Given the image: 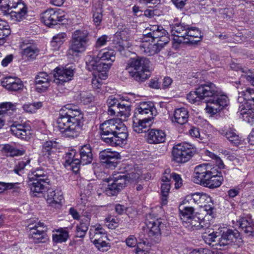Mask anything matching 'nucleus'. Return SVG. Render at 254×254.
Masks as SVG:
<instances>
[{
    "mask_svg": "<svg viewBox=\"0 0 254 254\" xmlns=\"http://www.w3.org/2000/svg\"><path fill=\"white\" fill-rule=\"evenodd\" d=\"M66 105L60 111L57 127L66 137H76L80 133L83 125V115L75 106Z\"/></svg>",
    "mask_w": 254,
    "mask_h": 254,
    "instance_id": "1",
    "label": "nucleus"
},
{
    "mask_svg": "<svg viewBox=\"0 0 254 254\" xmlns=\"http://www.w3.org/2000/svg\"><path fill=\"white\" fill-rule=\"evenodd\" d=\"M102 140L112 146H122L127 142L128 136L127 127L118 118L105 121L99 127Z\"/></svg>",
    "mask_w": 254,
    "mask_h": 254,
    "instance_id": "2",
    "label": "nucleus"
},
{
    "mask_svg": "<svg viewBox=\"0 0 254 254\" xmlns=\"http://www.w3.org/2000/svg\"><path fill=\"white\" fill-rule=\"evenodd\" d=\"M198 93L202 100L206 103V112L211 115L217 114L229 103L227 96L222 94L219 89L211 82L200 85Z\"/></svg>",
    "mask_w": 254,
    "mask_h": 254,
    "instance_id": "3",
    "label": "nucleus"
},
{
    "mask_svg": "<svg viewBox=\"0 0 254 254\" xmlns=\"http://www.w3.org/2000/svg\"><path fill=\"white\" fill-rule=\"evenodd\" d=\"M192 179L195 183L212 189L219 187L223 180L216 169L207 164L195 167Z\"/></svg>",
    "mask_w": 254,
    "mask_h": 254,
    "instance_id": "4",
    "label": "nucleus"
},
{
    "mask_svg": "<svg viewBox=\"0 0 254 254\" xmlns=\"http://www.w3.org/2000/svg\"><path fill=\"white\" fill-rule=\"evenodd\" d=\"M150 62L144 57H136L131 58L127 62L126 69L134 80L142 82L148 78L145 73L148 71Z\"/></svg>",
    "mask_w": 254,
    "mask_h": 254,
    "instance_id": "5",
    "label": "nucleus"
},
{
    "mask_svg": "<svg viewBox=\"0 0 254 254\" xmlns=\"http://www.w3.org/2000/svg\"><path fill=\"white\" fill-rule=\"evenodd\" d=\"M89 32L86 30H77L72 35L69 48L67 51L68 56H77L84 52L89 41Z\"/></svg>",
    "mask_w": 254,
    "mask_h": 254,
    "instance_id": "6",
    "label": "nucleus"
},
{
    "mask_svg": "<svg viewBox=\"0 0 254 254\" xmlns=\"http://www.w3.org/2000/svg\"><path fill=\"white\" fill-rule=\"evenodd\" d=\"M143 40L155 41L161 44L164 47L170 41V38L167 31L161 26L157 25H150L147 27L143 32Z\"/></svg>",
    "mask_w": 254,
    "mask_h": 254,
    "instance_id": "7",
    "label": "nucleus"
},
{
    "mask_svg": "<svg viewBox=\"0 0 254 254\" xmlns=\"http://www.w3.org/2000/svg\"><path fill=\"white\" fill-rule=\"evenodd\" d=\"M128 177L121 172L113 174L112 177L107 179L108 187L105 192L108 196L116 195L126 185Z\"/></svg>",
    "mask_w": 254,
    "mask_h": 254,
    "instance_id": "8",
    "label": "nucleus"
},
{
    "mask_svg": "<svg viewBox=\"0 0 254 254\" xmlns=\"http://www.w3.org/2000/svg\"><path fill=\"white\" fill-rule=\"evenodd\" d=\"M172 154L176 162L184 163L193 156L194 149L192 145L184 142L175 146L173 148Z\"/></svg>",
    "mask_w": 254,
    "mask_h": 254,
    "instance_id": "9",
    "label": "nucleus"
},
{
    "mask_svg": "<svg viewBox=\"0 0 254 254\" xmlns=\"http://www.w3.org/2000/svg\"><path fill=\"white\" fill-rule=\"evenodd\" d=\"M29 238L35 243H46L49 239L47 234V228L44 223L39 222L34 226L29 225Z\"/></svg>",
    "mask_w": 254,
    "mask_h": 254,
    "instance_id": "10",
    "label": "nucleus"
},
{
    "mask_svg": "<svg viewBox=\"0 0 254 254\" xmlns=\"http://www.w3.org/2000/svg\"><path fill=\"white\" fill-rule=\"evenodd\" d=\"M151 215L147 216L146 225L147 227L148 236L155 243L160 241L161 238V231L164 227V224L160 219H153Z\"/></svg>",
    "mask_w": 254,
    "mask_h": 254,
    "instance_id": "11",
    "label": "nucleus"
},
{
    "mask_svg": "<svg viewBox=\"0 0 254 254\" xmlns=\"http://www.w3.org/2000/svg\"><path fill=\"white\" fill-rule=\"evenodd\" d=\"M233 243L238 247L243 245V240L236 229H228L223 232L221 237L219 239L218 243L215 245L225 246Z\"/></svg>",
    "mask_w": 254,
    "mask_h": 254,
    "instance_id": "12",
    "label": "nucleus"
},
{
    "mask_svg": "<svg viewBox=\"0 0 254 254\" xmlns=\"http://www.w3.org/2000/svg\"><path fill=\"white\" fill-rule=\"evenodd\" d=\"M114 48L121 52L131 46L130 38L127 30L117 32L113 39Z\"/></svg>",
    "mask_w": 254,
    "mask_h": 254,
    "instance_id": "13",
    "label": "nucleus"
},
{
    "mask_svg": "<svg viewBox=\"0 0 254 254\" xmlns=\"http://www.w3.org/2000/svg\"><path fill=\"white\" fill-rule=\"evenodd\" d=\"M74 69L72 66L64 68L57 67L54 69L53 74L55 78L54 82L60 85L70 81L73 76Z\"/></svg>",
    "mask_w": 254,
    "mask_h": 254,
    "instance_id": "14",
    "label": "nucleus"
},
{
    "mask_svg": "<svg viewBox=\"0 0 254 254\" xmlns=\"http://www.w3.org/2000/svg\"><path fill=\"white\" fill-rule=\"evenodd\" d=\"M59 11L54 9L50 8L45 10L41 14L43 22L47 26L50 27L58 24L63 20V16L60 15Z\"/></svg>",
    "mask_w": 254,
    "mask_h": 254,
    "instance_id": "15",
    "label": "nucleus"
},
{
    "mask_svg": "<svg viewBox=\"0 0 254 254\" xmlns=\"http://www.w3.org/2000/svg\"><path fill=\"white\" fill-rule=\"evenodd\" d=\"M119 154L115 151H111L109 149L100 152L99 158L101 162L109 168H115L118 164Z\"/></svg>",
    "mask_w": 254,
    "mask_h": 254,
    "instance_id": "16",
    "label": "nucleus"
},
{
    "mask_svg": "<svg viewBox=\"0 0 254 254\" xmlns=\"http://www.w3.org/2000/svg\"><path fill=\"white\" fill-rule=\"evenodd\" d=\"M53 75L48 74L45 72H41L35 77L36 89L38 92L46 91L50 86Z\"/></svg>",
    "mask_w": 254,
    "mask_h": 254,
    "instance_id": "17",
    "label": "nucleus"
},
{
    "mask_svg": "<svg viewBox=\"0 0 254 254\" xmlns=\"http://www.w3.org/2000/svg\"><path fill=\"white\" fill-rule=\"evenodd\" d=\"M57 143L56 141H47L42 145L41 153L43 156L49 161L57 158Z\"/></svg>",
    "mask_w": 254,
    "mask_h": 254,
    "instance_id": "18",
    "label": "nucleus"
},
{
    "mask_svg": "<svg viewBox=\"0 0 254 254\" xmlns=\"http://www.w3.org/2000/svg\"><path fill=\"white\" fill-rule=\"evenodd\" d=\"M141 119L135 118L133 120L132 128L133 130L138 133L149 131V128L152 124L153 117H144Z\"/></svg>",
    "mask_w": 254,
    "mask_h": 254,
    "instance_id": "19",
    "label": "nucleus"
},
{
    "mask_svg": "<svg viewBox=\"0 0 254 254\" xmlns=\"http://www.w3.org/2000/svg\"><path fill=\"white\" fill-rule=\"evenodd\" d=\"M189 28V25L185 23H175L173 24L171 27L172 34L176 37L174 38V41L178 44L184 43V42H180L179 40H185L187 33L188 29Z\"/></svg>",
    "mask_w": 254,
    "mask_h": 254,
    "instance_id": "20",
    "label": "nucleus"
},
{
    "mask_svg": "<svg viewBox=\"0 0 254 254\" xmlns=\"http://www.w3.org/2000/svg\"><path fill=\"white\" fill-rule=\"evenodd\" d=\"M91 217L90 214L86 212L81 216L79 224L76 227V237L82 238L85 236L90 224Z\"/></svg>",
    "mask_w": 254,
    "mask_h": 254,
    "instance_id": "21",
    "label": "nucleus"
},
{
    "mask_svg": "<svg viewBox=\"0 0 254 254\" xmlns=\"http://www.w3.org/2000/svg\"><path fill=\"white\" fill-rule=\"evenodd\" d=\"M152 103L146 102H141L135 110V114L139 118L153 117L154 112H155Z\"/></svg>",
    "mask_w": 254,
    "mask_h": 254,
    "instance_id": "22",
    "label": "nucleus"
},
{
    "mask_svg": "<svg viewBox=\"0 0 254 254\" xmlns=\"http://www.w3.org/2000/svg\"><path fill=\"white\" fill-rule=\"evenodd\" d=\"M27 13V7L22 2L7 14L9 15L12 20L19 22L25 19Z\"/></svg>",
    "mask_w": 254,
    "mask_h": 254,
    "instance_id": "23",
    "label": "nucleus"
},
{
    "mask_svg": "<svg viewBox=\"0 0 254 254\" xmlns=\"http://www.w3.org/2000/svg\"><path fill=\"white\" fill-rule=\"evenodd\" d=\"M166 135L164 131L158 129H151L148 131L147 141L149 144H159L166 140Z\"/></svg>",
    "mask_w": 254,
    "mask_h": 254,
    "instance_id": "24",
    "label": "nucleus"
},
{
    "mask_svg": "<svg viewBox=\"0 0 254 254\" xmlns=\"http://www.w3.org/2000/svg\"><path fill=\"white\" fill-rule=\"evenodd\" d=\"M236 225L249 236H252L254 233V224L250 217H240L236 221Z\"/></svg>",
    "mask_w": 254,
    "mask_h": 254,
    "instance_id": "25",
    "label": "nucleus"
},
{
    "mask_svg": "<svg viewBox=\"0 0 254 254\" xmlns=\"http://www.w3.org/2000/svg\"><path fill=\"white\" fill-rule=\"evenodd\" d=\"M150 41L142 40V42L140 46V51L148 56H152L159 53L164 48L161 44L157 42L152 44L149 42Z\"/></svg>",
    "mask_w": 254,
    "mask_h": 254,
    "instance_id": "26",
    "label": "nucleus"
},
{
    "mask_svg": "<svg viewBox=\"0 0 254 254\" xmlns=\"http://www.w3.org/2000/svg\"><path fill=\"white\" fill-rule=\"evenodd\" d=\"M1 83L3 87L11 91H17L23 88L22 82L18 78L6 77L3 79Z\"/></svg>",
    "mask_w": 254,
    "mask_h": 254,
    "instance_id": "27",
    "label": "nucleus"
},
{
    "mask_svg": "<svg viewBox=\"0 0 254 254\" xmlns=\"http://www.w3.org/2000/svg\"><path fill=\"white\" fill-rule=\"evenodd\" d=\"M202 35L200 31L195 27H190L188 29L185 40H179L180 42L184 43L195 44L200 41Z\"/></svg>",
    "mask_w": 254,
    "mask_h": 254,
    "instance_id": "28",
    "label": "nucleus"
},
{
    "mask_svg": "<svg viewBox=\"0 0 254 254\" xmlns=\"http://www.w3.org/2000/svg\"><path fill=\"white\" fill-rule=\"evenodd\" d=\"M80 165L89 164L93 160V154L92 149L89 144H86L82 146L79 150Z\"/></svg>",
    "mask_w": 254,
    "mask_h": 254,
    "instance_id": "29",
    "label": "nucleus"
},
{
    "mask_svg": "<svg viewBox=\"0 0 254 254\" xmlns=\"http://www.w3.org/2000/svg\"><path fill=\"white\" fill-rule=\"evenodd\" d=\"M75 152L74 150L65 153L64 156V165L69 166L73 172L76 173L78 172L80 167L79 158H74Z\"/></svg>",
    "mask_w": 254,
    "mask_h": 254,
    "instance_id": "30",
    "label": "nucleus"
},
{
    "mask_svg": "<svg viewBox=\"0 0 254 254\" xmlns=\"http://www.w3.org/2000/svg\"><path fill=\"white\" fill-rule=\"evenodd\" d=\"M10 131L14 136L23 139H27L30 134V130L26 126L18 124H13L10 127Z\"/></svg>",
    "mask_w": 254,
    "mask_h": 254,
    "instance_id": "31",
    "label": "nucleus"
},
{
    "mask_svg": "<svg viewBox=\"0 0 254 254\" xmlns=\"http://www.w3.org/2000/svg\"><path fill=\"white\" fill-rule=\"evenodd\" d=\"M31 183L29 184L31 191L35 196L38 194L42 193L45 191L47 185H48L50 181H39L35 179H29Z\"/></svg>",
    "mask_w": 254,
    "mask_h": 254,
    "instance_id": "32",
    "label": "nucleus"
},
{
    "mask_svg": "<svg viewBox=\"0 0 254 254\" xmlns=\"http://www.w3.org/2000/svg\"><path fill=\"white\" fill-rule=\"evenodd\" d=\"M207 224V223L206 224ZM184 225L189 229L192 230H200L207 228V225L205 224L204 221L198 217L196 215H193Z\"/></svg>",
    "mask_w": 254,
    "mask_h": 254,
    "instance_id": "33",
    "label": "nucleus"
},
{
    "mask_svg": "<svg viewBox=\"0 0 254 254\" xmlns=\"http://www.w3.org/2000/svg\"><path fill=\"white\" fill-rule=\"evenodd\" d=\"M238 102L239 103L252 104L254 106V89L248 88L240 92Z\"/></svg>",
    "mask_w": 254,
    "mask_h": 254,
    "instance_id": "34",
    "label": "nucleus"
},
{
    "mask_svg": "<svg viewBox=\"0 0 254 254\" xmlns=\"http://www.w3.org/2000/svg\"><path fill=\"white\" fill-rule=\"evenodd\" d=\"M188 118L189 113L187 109L185 108H180L175 110L172 122L182 125L188 122Z\"/></svg>",
    "mask_w": 254,
    "mask_h": 254,
    "instance_id": "35",
    "label": "nucleus"
},
{
    "mask_svg": "<svg viewBox=\"0 0 254 254\" xmlns=\"http://www.w3.org/2000/svg\"><path fill=\"white\" fill-rule=\"evenodd\" d=\"M173 179L175 182V186L176 189H179L182 185V179L181 176L176 173H171L170 169H167L162 176V180L167 181Z\"/></svg>",
    "mask_w": 254,
    "mask_h": 254,
    "instance_id": "36",
    "label": "nucleus"
},
{
    "mask_svg": "<svg viewBox=\"0 0 254 254\" xmlns=\"http://www.w3.org/2000/svg\"><path fill=\"white\" fill-rule=\"evenodd\" d=\"M21 2V0H0V9L6 14Z\"/></svg>",
    "mask_w": 254,
    "mask_h": 254,
    "instance_id": "37",
    "label": "nucleus"
},
{
    "mask_svg": "<svg viewBox=\"0 0 254 254\" xmlns=\"http://www.w3.org/2000/svg\"><path fill=\"white\" fill-rule=\"evenodd\" d=\"M219 132L221 134L225 136L231 143L235 145H238L240 144L241 139L240 137L234 130L229 129L228 130H221Z\"/></svg>",
    "mask_w": 254,
    "mask_h": 254,
    "instance_id": "38",
    "label": "nucleus"
},
{
    "mask_svg": "<svg viewBox=\"0 0 254 254\" xmlns=\"http://www.w3.org/2000/svg\"><path fill=\"white\" fill-rule=\"evenodd\" d=\"M63 199L61 191L49 190L47 193V201L50 204L60 203Z\"/></svg>",
    "mask_w": 254,
    "mask_h": 254,
    "instance_id": "39",
    "label": "nucleus"
},
{
    "mask_svg": "<svg viewBox=\"0 0 254 254\" xmlns=\"http://www.w3.org/2000/svg\"><path fill=\"white\" fill-rule=\"evenodd\" d=\"M179 211L181 215V218L184 224L188 220H190V218L194 215V208L192 206L180 205Z\"/></svg>",
    "mask_w": 254,
    "mask_h": 254,
    "instance_id": "40",
    "label": "nucleus"
},
{
    "mask_svg": "<svg viewBox=\"0 0 254 254\" xmlns=\"http://www.w3.org/2000/svg\"><path fill=\"white\" fill-rule=\"evenodd\" d=\"M100 59L99 55L97 56L88 55L86 57V64L88 70L89 71L97 70Z\"/></svg>",
    "mask_w": 254,
    "mask_h": 254,
    "instance_id": "41",
    "label": "nucleus"
},
{
    "mask_svg": "<svg viewBox=\"0 0 254 254\" xmlns=\"http://www.w3.org/2000/svg\"><path fill=\"white\" fill-rule=\"evenodd\" d=\"M69 237L66 228H60L56 231V233L53 235V240L56 243L65 242Z\"/></svg>",
    "mask_w": 254,
    "mask_h": 254,
    "instance_id": "42",
    "label": "nucleus"
},
{
    "mask_svg": "<svg viewBox=\"0 0 254 254\" xmlns=\"http://www.w3.org/2000/svg\"><path fill=\"white\" fill-rule=\"evenodd\" d=\"M10 34L9 25L7 22L0 19V45L5 42V38Z\"/></svg>",
    "mask_w": 254,
    "mask_h": 254,
    "instance_id": "43",
    "label": "nucleus"
},
{
    "mask_svg": "<svg viewBox=\"0 0 254 254\" xmlns=\"http://www.w3.org/2000/svg\"><path fill=\"white\" fill-rule=\"evenodd\" d=\"M107 103L109 107L108 114L111 116L115 115L116 110H118V107L120 105L121 103L118 99L112 95L108 98Z\"/></svg>",
    "mask_w": 254,
    "mask_h": 254,
    "instance_id": "44",
    "label": "nucleus"
},
{
    "mask_svg": "<svg viewBox=\"0 0 254 254\" xmlns=\"http://www.w3.org/2000/svg\"><path fill=\"white\" fill-rule=\"evenodd\" d=\"M29 179H35L39 181H49L47 173L43 169L38 168L28 175Z\"/></svg>",
    "mask_w": 254,
    "mask_h": 254,
    "instance_id": "45",
    "label": "nucleus"
},
{
    "mask_svg": "<svg viewBox=\"0 0 254 254\" xmlns=\"http://www.w3.org/2000/svg\"><path fill=\"white\" fill-rule=\"evenodd\" d=\"M39 50L34 45L23 46L22 55L30 59H35L38 55Z\"/></svg>",
    "mask_w": 254,
    "mask_h": 254,
    "instance_id": "46",
    "label": "nucleus"
},
{
    "mask_svg": "<svg viewBox=\"0 0 254 254\" xmlns=\"http://www.w3.org/2000/svg\"><path fill=\"white\" fill-rule=\"evenodd\" d=\"M66 34L65 33H60L53 36L51 41V45L54 50H58L65 40Z\"/></svg>",
    "mask_w": 254,
    "mask_h": 254,
    "instance_id": "47",
    "label": "nucleus"
},
{
    "mask_svg": "<svg viewBox=\"0 0 254 254\" xmlns=\"http://www.w3.org/2000/svg\"><path fill=\"white\" fill-rule=\"evenodd\" d=\"M98 55L100 60L102 61H107L112 63L115 60V53L113 50L101 51Z\"/></svg>",
    "mask_w": 254,
    "mask_h": 254,
    "instance_id": "48",
    "label": "nucleus"
},
{
    "mask_svg": "<svg viewBox=\"0 0 254 254\" xmlns=\"http://www.w3.org/2000/svg\"><path fill=\"white\" fill-rule=\"evenodd\" d=\"M118 107V110L116 111L117 116L126 118L130 116V107L129 105L120 103V105Z\"/></svg>",
    "mask_w": 254,
    "mask_h": 254,
    "instance_id": "49",
    "label": "nucleus"
},
{
    "mask_svg": "<svg viewBox=\"0 0 254 254\" xmlns=\"http://www.w3.org/2000/svg\"><path fill=\"white\" fill-rule=\"evenodd\" d=\"M79 100L84 105L91 103L94 100V97L88 91H82L79 94Z\"/></svg>",
    "mask_w": 254,
    "mask_h": 254,
    "instance_id": "50",
    "label": "nucleus"
},
{
    "mask_svg": "<svg viewBox=\"0 0 254 254\" xmlns=\"http://www.w3.org/2000/svg\"><path fill=\"white\" fill-rule=\"evenodd\" d=\"M187 98L188 101L191 103H195L202 100L198 93V87H197L195 91H190L187 95Z\"/></svg>",
    "mask_w": 254,
    "mask_h": 254,
    "instance_id": "51",
    "label": "nucleus"
},
{
    "mask_svg": "<svg viewBox=\"0 0 254 254\" xmlns=\"http://www.w3.org/2000/svg\"><path fill=\"white\" fill-rule=\"evenodd\" d=\"M42 105V103L40 102H34L33 103L24 104L23 106V109L27 113H35L37 109L41 108Z\"/></svg>",
    "mask_w": 254,
    "mask_h": 254,
    "instance_id": "52",
    "label": "nucleus"
},
{
    "mask_svg": "<svg viewBox=\"0 0 254 254\" xmlns=\"http://www.w3.org/2000/svg\"><path fill=\"white\" fill-rule=\"evenodd\" d=\"M15 105L11 102H4L0 104V115L7 114L9 110L13 111L15 109Z\"/></svg>",
    "mask_w": 254,
    "mask_h": 254,
    "instance_id": "53",
    "label": "nucleus"
},
{
    "mask_svg": "<svg viewBox=\"0 0 254 254\" xmlns=\"http://www.w3.org/2000/svg\"><path fill=\"white\" fill-rule=\"evenodd\" d=\"M241 115H242L241 118L244 121L251 125L254 124V110L250 111L249 113H246V111H244V110H241Z\"/></svg>",
    "mask_w": 254,
    "mask_h": 254,
    "instance_id": "54",
    "label": "nucleus"
},
{
    "mask_svg": "<svg viewBox=\"0 0 254 254\" xmlns=\"http://www.w3.org/2000/svg\"><path fill=\"white\" fill-rule=\"evenodd\" d=\"M239 104L240 105L239 106V109L238 111L237 112V114L240 118L242 117V115H241V110H244V111H246V113H249L250 111L254 110V107L252 104H246V103Z\"/></svg>",
    "mask_w": 254,
    "mask_h": 254,
    "instance_id": "55",
    "label": "nucleus"
},
{
    "mask_svg": "<svg viewBox=\"0 0 254 254\" xmlns=\"http://www.w3.org/2000/svg\"><path fill=\"white\" fill-rule=\"evenodd\" d=\"M102 18L103 15L101 9H97L96 11H94L93 14V21L96 26H98L100 24L102 21Z\"/></svg>",
    "mask_w": 254,
    "mask_h": 254,
    "instance_id": "56",
    "label": "nucleus"
},
{
    "mask_svg": "<svg viewBox=\"0 0 254 254\" xmlns=\"http://www.w3.org/2000/svg\"><path fill=\"white\" fill-rule=\"evenodd\" d=\"M202 193L196 192L190 195H188L186 197L185 200L190 203H194L197 204V202H199Z\"/></svg>",
    "mask_w": 254,
    "mask_h": 254,
    "instance_id": "57",
    "label": "nucleus"
},
{
    "mask_svg": "<svg viewBox=\"0 0 254 254\" xmlns=\"http://www.w3.org/2000/svg\"><path fill=\"white\" fill-rule=\"evenodd\" d=\"M4 152L9 153L11 156H14L19 155V151L15 149L12 146L9 144H5L2 147Z\"/></svg>",
    "mask_w": 254,
    "mask_h": 254,
    "instance_id": "58",
    "label": "nucleus"
},
{
    "mask_svg": "<svg viewBox=\"0 0 254 254\" xmlns=\"http://www.w3.org/2000/svg\"><path fill=\"white\" fill-rule=\"evenodd\" d=\"M207 155L210 156L212 159H214L215 161L216 164L219 168L223 169L224 168L225 165L222 161V160L220 159V158L211 152H207Z\"/></svg>",
    "mask_w": 254,
    "mask_h": 254,
    "instance_id": "59",
    "label": "nucleus"
},
{
    "mask_svg": "<svg viewBox=\"0 0 254 254\" xmlns=\"http://www.w3.org/2000/svg\"><path fill=\"white\" fill-rule=\"evenodd\" d=\"M90 232H93L95 233V234H97L98 235L106 237V231L100 225H97L93 226L90 229Z\"/></svg>",
    "mask_w": 254,
    "mask_h": 254,
    "instance_id": "60",
    "label": "nucleus"
},
{
    "mask_svg": "<svg viewBox=\"0 0 254 254\" xmlns=\"http://www.w3.org/2000/svg\"><path fill=\"white\" fill-rule=\"evenodd\" d=\"M105 222L109 229H114L118 226V220L111 217L106 218Z\"/></svg>",
    "mask_w": 254,
    "mask_h": 254,
    "instance_id": "61",
    "label": "nucleus"
},
{
    "mask_svg": "<svg viewBox=\"0 0 254 254\" xmlns=\"http://www.w3.org/2000/svg\"><path fill=\"white\" fill-rule=\"evenodd\" d=\"M102 85V80L100 77L96 76L94 77L92 79V86L93 88L99 92V90Z\"/></svg>",
    "mask_w": 254,
    "mask_h": 254,
    "instance_id": "62",
    "label": "nucleus"
},
{
    "mask_svg": "<svg viewBox=\"0 0 254 254\" xmlns=\"http://www.w3.org/2000/svg\"><path fill=\"white\" fill-rule=\"evenodd\" d=\"M17 185V183H5L0 182V193L8 189H15Z\"/></svg>",
    "mask_w": 254,
    "mask_h": 254,
    "instance_id": "63",
    "label": "nucleus"
},
{
    "mask_svg": "<svg viewBox=\"0 0 254 254\" xmlns=\"http://www.w3.org/2000/svg\"><path fill=\"white\" fill-rule=\"evenodd\" d=\"M162 182L163 183L162 184L161 187V193L169 194L171 187V181L168 180L167 181L162 180Z\"/></svg>",
    "mask_w": 254,
    "mask_h": 254,
    "instance_id": "64",
    "label": "nucleus"
}]
</instances>
